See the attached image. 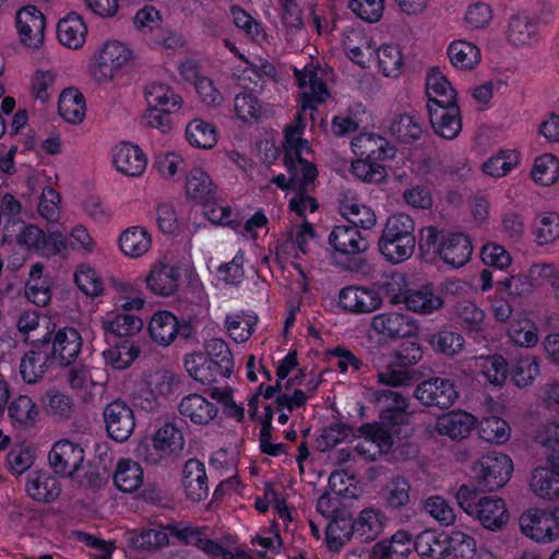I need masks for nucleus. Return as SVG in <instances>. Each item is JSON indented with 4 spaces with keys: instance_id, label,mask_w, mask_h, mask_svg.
<instances>
[{
    "instance_id": "nucleus-1",
    "label": "nucleus",
    "mask_w": 559,
    "mask_h": 559,
    "mask_svg": "<svg viewBox=\"0 0 559 559\" xmlns=\"http://www.w3.org/2000/svg\"><path fill=\"white\" fill-rule=\"evenodd\" d=\"M298 114L296 120L285 129V165L292 173L293 194L289 199V209L299 217L313 213L318 209L316 200L310 195L317 178L316 167L302 157L310 151L308 141L304 140L305 126Z\"/></svg>"
},
{
    "instance_id": "nucleus-2",
    "label": "nucleus",
    "mask_w": 559,
    "mask_h": 559,
    "mask_svg": "<svg viewBox=\"0 0 559 559\" xmlns=\"http://www.w3.org/2000/svg\"><path fill=\"white\" fill-rule=\"evenodd\" d=\"M135 58V52L128 43L115 38L106 39L90 57L86 73L98 87H120L128 80Z\"/></svg>"
},
{
    "instance_id": "nucleus-3",
    "label": "nucleus",
    "mask_w": 559,
    "mask_h": 559,
    "mask_svg": "<svg viewBox=\"0 0 559 559\" xmlns=\"http://www.w3.org/2000/svg\"><path fill=\"white\" fill-rule=\"evenodd\" d=\"M418 249L424 258L439 259L453 269L467 264L473 254V243L468 235L455 230H440L435 226L419 229Z\"/></svg>"
},
{
    "instance_id": "nucleus-4",
    "label": "nucleus",
    "mask_w": 559,
    "mask_h": 559,
    "mask_svg": "<svg viewBox=\"0 0 559 559\" xmlns=\"http://www.w3.org/2000/svg\"><path fill=\"white\" fill-rule=\"evenodd\" d=\"M218 404L230 417L238 420L243 417V408L234 400L229 386L212 388L210 397L202 393L186 394L179 401L178 412L185 421L197 427H207L218 417Z\"/></svg>"
},
{
    "instance_id": "nucleus-5",
    "label": "nucleus",
    "mask_w": 559,
    "mask_h": 559,
    "mask_svg": "<svg viewBox=\"0 0 559 559\" xmlns=\"http://www.w3.org/2000/svg\"><path fill=\"white\" fill-rule=\"evenodd\" d=\"M455 498L461 510L488 532H500L510 522L508 504L501 497L479 495L471 486L462 485Z\"/></svg>"
},
{
    "instance_id": "nucleus-6",
    "label": "nucleus",
    "mask_w": 559,
    "mask_h": 559,
    "mask_svg": "<svg viewBox=\"0 0 559 559\" xmlns=\"http://www.w3.org/2000/svg\"><path fill=\"white\" fill-rule=\"evenodd\" d=\"M3 241L14 243L25 254L53 257L67 250V239L62 231L46 234L38 226L20 219L8 221L3 228Z\"/></svg>"
},
{
    "instance_id": "nucleus-7",
    "label": "nucleus",
    "mask_w": 559,
    "mask_h": 559,
    "mask_svg": "<svg viewBox=\"0 0 559 559\" xmlns=\"http://www.w3.org/2000/svg\"><path fill=\"white\" fill-rule=\"evenodd\" d=\"M143 95L146 103L142 116L143 123L163 134H169L174 130L170 116L182 110L183 97L171 85L160 81L147 83Z\"/></svg>"
},
{
    "instance_id": "nucleus-8",
    "label": "nucleus",
    "mask_w": 559,
    "mask_h": 559,
    "mask_svg": "<svg viewBox=\"0 0 559 559\" xmlns=\"http://www.w3.org/2000/svg\"><path fill=\"white\" fill-rule=\"evenodd\" d=\"M416 242L414 219L407 214L399 213L386 219L378 247L389 262L399 264L413 255Z\"/></svg>"
},
{
    "instance_id": "nucleus-9",
    "label": "nucleus",
    "mask_w": 559,
    "mask_h": 559,
    "mask_svg": "<svg viewBox=\"0 0 559 559\" xmlns=\"http://www.w3.org/2000/svg\"><path fill=\"white\" fill-rule=\"evenodd\" d=\"M386 522L384 513L374 508L360 511L350 527H343L344 523L341 521H332L326 526L328 546L330 549L338 550L352 534L362 542H371L383 532Z\"/></svg>"
},
{
    "instance_id": "nucleus-10",
    "label": "nucleus",
    "mask_w": 559,
    "mask_h": 559,
    "mask_svg": "<svg viewBox=\"0 0 559 559\" xmlns=\"http://www.w3.org/2000/svg\"><path fill=\"white\" fill-rule=\"evenodd\" d=\"M179 384L180 379L174 371L158 369L139 378L130 394L138 407L152 412L157 407L158 400L173 395Z\"/></svg>"
},
{
    "instance_id": "nucleus-11",
    "label": "nucleus",
    "mask_w": 559,
    "mask_h": 559,
    "mask_svg": "<svg viewBox=\"0 0 559 559\" xmlns=\"http://www.w3.org/2000/svg\"><path fill=\"white\" fill-rule=\"evenodd\" d=\"M145 305L146 300L142 294L126 299L119 305L118 309L107 311L100 317L99 322L103 331L119 338L136 336L143 330L144 321L131 311H142Z\"/></svg>"
},
{
    "instance_id": "nucleus-12",
    "label": "nucleus",
    "mask_w": 559,
    "mask_h": 559,
    "mask_svg": "<svg viewBox=\"0 0 559 559\" xmlns=\"http://www.w3.org/2000/svg\"><path fill=\"white\" fill-rule=\"evenodd\" d=\"M519 528L523 536L536 544H552L559 540V511L530 508L520 515Z\"/></svg>"
},
{
    "instance_id": "nucleus-13",
    "label": "nucleus",
    "mask_w": 559,
    "mask_h": 559,
    "mask_svg": "<svg viewBox=\"0 0 559 559\" xmlns=\"http://www.w3.org/2000/svg\"><path fill=\"white\" fill-rule=\"evenodd\" d=\"M83 345L80 332L71 326L58 329L51 334H46L36 343L48 358L60 366H69L76 360Z\"/></svg>"
},
{
    "instance_id": "nucleus-14",
    "label": "nucleus",
    "mask_w": 559,
    "mask_h": 559,
    "mask_svg": "<svg viewBox=\"0 0 559 559\" xmlns=\"http://www.w3.org/2000/svg\"><path fill=\"white\" fill-rule=\"evenodd\" d=\"M14 28L19 44L27 51H38L45 43L46 16L34 4L19 8L14 15Z\"/></svg>"
},
{
    "instance_id": "nucleus-15",
    "label": "nucleus",
    "mask_w": 559,
    "mask_h": 559,
    "mask_svg": "<svg viewBox=\"0 0 559 559\" xmlns=\"http://www.w3.org/2000/svg\"><path fill=\"white\" fill-rule=\"evenodd\" d=\"M513 468V461L508 454L491 452L475 462L472 472L479 484L489 490H497L507 485Z\"/></svg>"
},
{
    "instance_id": "nucleus-16",
    "label": "nucleus",
    "mask_w": 559,
    "mask_h": 559,
    "mask_svg": "<svg viewBox=\"0 0 559 559\" xmlns=\"http://www.w3.org/2000/svg\"><path fill=\"white\" fill-rule=\"evenodd\" d=\"M393 433L396 431L390 430L380 423L365 424L356 429L355 449L366 460L373 461L391 449Z\"/></svg>"
},
{
    "instance_id": "nucleus-17",
    "label": "nucleus",
    "mask_w": 559,
    "mask_h": 559,
    "mask_svg": "<svg viewBox=\"0 0 559 559\" xmlns=\"http://www.w3.org/2000/svg\"><path fill=\"white\" fill-rule=\"evenodd\" d=\"M391 302L403 304L408 311L419 316L436 313L445 304L442 294L432 284H425L409 288L403 294H396L391 298Z\"/></svg>"
},
{
    "instance_id": "nucleus-18",
    "label": "nucleus",
    "mask_w": 559,
    "mask_h": 559,
    "mask_svg": "<svg viewBox=\"0 0 559 559\" xmlns=\"http://www.w3.org/2000/svg\"><path fill=\"white\" fill-rule=\"evenodd\" d=\"M154 455L147 461L156 463L160 460L178 457L185 450V435L179 426L171 421L159 425L152 435Z\"/></svg>"
},
{
    "instance_id": "nucleus-19",
    "label": "nucleus",
    "mask_w": 559,
    "mask_h": 559,
    "mask_svg": "<svg viewBox=\"0 0 559 559\" xmlns=\"http://www.w3.org/2000/svg\"><path fill=\"white\" fill-rule=\"evenodd\" d=\"M103 417L107 433L112 440L123 442L133 433L134 412L126 402L115 400L108 403L103 411Z\"/></svg>"
},
{
    "instance_id": "nucleus-20",
    "label": "nucleus",
    "mask_w": 559,
    "mask_h": 559,
    "mask_svg": "<svg viewBox=\"0 0 559 559\" xmlns=\"http://www.w3.org/2000/svg\"><path fill=\"white\" fill-rule=\"evenodd\" d=\"M382 302L380 293L366 286H347L341 289L337 296L338 307L353 314L371 313L378 310Z\"/></svg>"
},
{
    "instance_id": "nucleus-21",
    "label": "nucleus",
    "mask_w": 559,
    "mask_h": 559,
    "mask_svg": "<svg viewBox=\"0 0 559 559\" xmlns=\"http://www.w3.org/2000/svg\"><path fill=\"white\" fill-rule=\"evenodd\" d=\"M185 328L174 312L156 310L147 320L146 333L155 345L169 347L180 334L188 336V333H183Z\"/></svg>"
},
{
    "instance_id": "nucleus-22",
    "label": "nucleus",
    "mask_w": 559,
    "mask_h": 559,
    "mask_svg": "<svg viewBox=\"0 0 559 559\" xmlns=\"http://www.w3.org/2000/svg\"><path fill=\"white\" fill-rule=\"evenodd\" d=\"M320 72L313 64H307L302 70L295 69L300 88L299 104L302 111L314 109L318 104L330 97L324 82L319 76Z\"/></svg>"
},
{
    "instance_id": "nucleus-23",
    "label": "nucleus",
    "mask_w": 559,
    "mask_h": 559,
    "mask_svg": "<svg viewBox=\"0 0 559 559\" xmlns=\"http://www.w3.org/2000/svg\"><path fill=\"white\" fill-rule=\"evenodd\" d=\"M84 457V449L80 443L61 439L52 445L48 460L56 474L71 477L81 468Z\"/></svg>"
},
{
    "instance_id": "nucleus-24",
    "label": "nucleus",
    "mask_w": 559,
    "mask_h": 559,
    "mask_svg": "<svg viewBox=\"0 0 559 559\" xmlns=\"http://www.w3.org/2000/svg\"><path fill=\"white\" fill-rule=\"evenodd\" d=\"M373 331L389 338L412 337L417 334L416 320L399 311H385L371 319Z\"/></svg>"
},
{
    "instance_id": "nucleus-25",
    "label": "nucleus",
    "mask_w": 559,
    "mask_h": 559,
    "mask_svg": "<svg viewBox=\"0 0 559 559\" xmlns=\"http://www.w3.org/2000/svg\"><path fill=\"white\" fill-rule=\"evenodd\" d=\"M341 45L345 56L360 68H368L374 55L376 43L361 28H346Z\"/></svg>"
},
{
    "instance_id": "nucleus-26",
    "label": "nucleus",
    "mask_w": 559,
    "mask_h": 559,
    "mask_svg": "<svg viewBox=\"0 0 559 559\" xmlns=\"http://www.w3.org/2000/svg\"><path fill=\"white\" fill-rule=\"evenodd\" d=\"M111 164L126 177H141L147 167V157L139 145L121 142L111 151Z\"/></svg>"
},
{
    "instance_id": "nucleus-27",
    "label": "nucleus",
    "mask_w": 559,
    "mask_h": 559,
    "mask_svg": "<svg viewBox=\"0 0 559 559\" xmlns=\"http://www.w3.org/2000/svg\"><path fill=\"white\" fill-rule=\"evenodd\" d=\"M447 559H498V557L489 548H478L473 535L453 528L448 532Z\"/></svg>"
},
{
    "instance_id": "nucleus-28",
    "label": "nucleus",
    "mask_w": 559,
    "mask_h": 559,
    "mask_svg": "<svg viewBox=\"0 0 559 559\" xmlns=\"http://www.w3.org/2000/svg\"><path fill=\"white\" fill-rule=\"evenodd\" d=\"M414 396L426 406L450 407L459 394L454 384L443 378H433L417 385Z\"/></svg>"
},
{
    "instance_id": "nucleus-29",
    "label": "nucleus",
    "mask_w": 559,
    "mask_h": 559,
    "mask_svg": "<svg viewBox=\"0 0 559 559\" xmlns=\"http://www.w3.org/2000/svg\"><path fill=\"white\" fill-rule=\"evenodd\" d=\"M429 120L436 134L454 140L462 131V117L457 104L437 105L427 103Z\"/></svg>"
},
{
    "instance_id": "nucleus-30",
    "label": "nucleus",
    "mask_w": 559,
    "mask_h": 559,
    "mask_svg": "<svg viewBox=\"0 0 559 559\" xmlns=\"http://www.w3.org/2000/svg\"><path fill=\"white\" fill-rule=\"evenodd\" d=\"M350 146L355 156L374 158V160H390L396 154L395 147L388 139L373 132L359 133L352 140Z\"/></svg>"
},
{
    "instance_id": "nucleus-31",
    "label": "nucleus",
    "mask_w": 559,
    "mask_h": 559,
    "mask_svg": "<svg viewBox=\"0 0 559 559\" xmlns=\"http://www.w3.org/2000/svg\"><path fill=\"white\" fill-rule=\"evenodd\" d=\"M183 190L188 200L205 204L215 197L217 186L204 167L194 166L186 174Z\"/></svg>"
},
{
    "instance_id": "nucleus-32",
    "label": "nucleus",
    "mask_w": 559,
    "mask_h": 559,
    "mask_svg": "<svg viewBox=\"0 0 559 559\" xmlns=\"http://www.w3.org/2000/svg\"><path fill=\"white\" fill-rule=\"evenodd\" d=\"M117 245L123 257L134 260L141 259L151 251L153 237L146 227L133 225L119 234Z\"/></svg>"
},
{
    "instance_id": "nucleus-33",
    "label": "nucleus",
    "mask_w": 559,
    "mask_h": 559,
    "mask_svg": "<svg viewBox=\"0 0 559 559\" xmlns=\"http://www.w3.org/2000/svg\"><path fill=\"white\" fill-rule=\"evenodd\" d=\"M476 425L477 419L474 415L455 409L437 418L435 431L452 440H463L469 437Z\"/></svg>"
},
{
    "instance_id": "nucleus-34",
    "label": "nucleus",
    "mask_w": 559,
    "mask_h": 559,
    "mask_svg": "<svg viewBox=\"0 0 559 559\" xmlns=\"http://www.w3.org/2000/svg\"><path fill=\"white\" fill-rule=\"evenodd\" d=\"M377 406L380 411L382 425L392 431L394 426H402L406 423L407 400L399 392L384 390L377 393Z\"/></svg>"
},
{
    "instance_id": "nucleus-35",
    "label": "nucleus",
    "mask_w": 559,
    "mask_h": 559,
    "mask_svg": "<svg viewBox=\"0 0 559 559\" xmlns=\"http://www.w3.org/2000/svg\"><path fill=\"white\" fill-rule=\"evenodd\" d=\"M509 342L520 348H533L540 338L537 323L526 312H518L507 326Z\"/></svg>"
},
{
    "instance_id": "nucleus-36",
    "label": "nucleus",
    "mask_w": 559,
    "mask_h": 559,
    "mask_svg": "<svg viewBox=\"0 0 559 559\" xmlns=\"http://www.w3.org/2000/svg\"><path fill=\"white\" fill-rule=\"evenodd\" d=\"M506 39L515 47L531 46L538 40V28L527 12L513 13L508 21Z\"/></svg>"
},
{
    "instance_id": "nucleus-37",
    "label": "nucleus",
    "mask_w": 559,
    "mask_h": 559,
    "mask_svg": "<svg viewBox=\"0 0 559 559\" xmlns=\"http://www.w3.org/2000/svg\"><path fill=\"white\" fill-rule=\"evenodd\" d=\"M522 163L520 150L514 147L499 148L488 156L480 165L481 173L492 179H501L514 171Z\"/></svg>"
},
{
    "instance_id": "nucleus-38",
    "label": "nucleus",
    "mask_w": 559,
    "mask_h": 559,
    "mask_svg": "<svg viewBox=\"0 0 559 559\" xmlns=\"http://www.w3.org/2000/svg\"><path fill=\"white\" fill-rule=\"evenodd\" d=\"M528 489L537 498L559 501V469L552 466H536L528 479Z\"/></svg>"
},
{
    "instance_id": "nucleus-39",
    "label": "nucleus",
    "mask_w": 559,
    "mask_h": 559,
    "mask_svg": "<svg viewBox=\"0 0 559 559\" xmlns=\"http://www.w3.org/2000/svg\"><path fill=\"white\" fill-rule=\"evenodd\" d=\"M87 37V25L84 19L70 12L57 23V39L66 48L72 50L81 49Z\"/></svg>"
},
{
    "instance_id": "nucleus-40",
    "label": "nucleus",
    "mask_w": 559,
    "mask_h": 559,
    "mask_svg": "<svg viewBox=\"0 0 559 559\" xmlns=\"http://www.w3.org/2000/svg\"><path fill=\"white\" fill-rule=\"evenodd\" d=\"M496 20L493 5L486 0H471L462 11L461 23L468 32H485Z\"/></svg>"
},
{
    "instance_id": "nucleus-41",
    "label": "nucleus",
    "mask_w": 559,
    "mask_h": 559,
    "mask_svg": "<svg viewBox=\"0 0 559 559\" xmlns=\"http://www.w3.org/2000/svg\"><path fill=\"white\" fill-rule=\"evenodd\" d=\"M333 250L342 255H355L365 252L369 242L361 233L352 226H336L329 236Z\"/></svg>"
},
{
    "instance_id": "nucleus-42",
    "label": "nucleus",
    "mask_w": 559,
    "mask_h": 559,
    "mask_svg": "<svg viewBox=\"0 0 559 559\" xmlns=\"http://www.w3.org/2000/svg\"><path fill=\"white\" fill-rule=\"evenodd\" d=\"M413 549V536L406 530H399L390 537L372 546L373 559H407Z\"/></svg>"
},
{
    "instance_id": "nucleus-43",
    "label": "nucleus",
    "mask_w": 559,
    "mask_h": 559,
    "mask_svg": "<svg viewBox=\"0 0 559 559\" xmlns=\"http://www.w3.org/2000/svg\"><path fill=\"white\" fill-rule=\"evenodd\" d=\"M180 272L168 264H156L148 272L145 283L147 289L160 297L173 296L179 288Z\"/></svg>"
},
{
    "instance_id": "nucleus-44",
    "label": "nucleus",
    "mask_w": 559,
    "mask_h": 559,
    "mask_svg": "<svg viewBox=\"0 0 559 559\" xmlns=\"http://www.w3.org/2000/svg\"><path fill=\"white\" fill-rule=\"evenodd\" d=\"M450 63L462 71H473L481 62L480 47L468 39H454L447 49Z\"/></svg>"
},
{
    "instance_id": "nucleus-45",
    "label": "nucleus",
    "mask_w": 559,
    "mask_h": 559,
    "mask_svg": "<svg viewBox=\"0 0 559 559\" xmlns=\"http://www.w3.org/2000/svg\"><path fill=\"white\" fill-rule=\"evenodd\" d=\"M540 362L532 354H521L511 360L509 376L511 382L519 389L532 386L540 377Z\"/></svg>"
},
{
    "instance_id": "nucleus-46",
    "label": "nucleus",
    "mask_w": 559,
    "mask_h": 559,
    "mask_svg": "<svg viewBox=\"0 0 559 559\" xmlns=\"http://www.w3.org/2000/svg\"><path fill=\"white\" fill-rule=\"evenodd\" d=\"M448 532L425 530L413 538V548L421 559H447Z\"/></svg>"
},
{
    "instance_id": "nucleus-47",
    "label": "nucleus",
    "mask_w": 559,
    "mask_h": 559,
    "mask_svg": "<svg viewBox=\"0 0 559 559\" xmlns=\"http://www.w3.org/2000/svg\"><path fill=\"white\" fill-rule=\"evenodd\" d=\"M182 486L187 497L193 501H200L207 496V476L202 462L195 459L186 462L182 471Z\"/></svg>"
},
{
    "instance_id": "nucleus-48",
    "label": "nucleus",
    "mask_w": 559,
    "mask_h": 559,
    "mask_svg": "<svg viewBox=\"0 0 559 559\" xmlns=\"http://www.w3.org/2000/svg\"><path fill=\"white\" fill-rule=\"evenodd\" d=\"M87 106L83 93L76 87L63 90L58 99V114L70 124H80L86 117Z\"/></svg>"
},
{
    "instance_id": "nucleus-49",
    "label": "nucleus",
    "mask_w": 559,
    "mask_h": 559,
    "mask_svg": "<svg viewBox=\"0 0 559 559\" xmlns=\"http://www.w3.org/2000/svg\"><path fill=\"white\" fill-rule=\"evenodd\" d=\"M112 478L118 490L133 493L144 483V469L139 462L131 459H120L116 464Z\"/></svg>"
},
{
    "instance_id": "nucleus-50",
    "label": "nucleus",
    "mask_w": 559,
    "mask_h": 559,
    "mask_svg": "<svg viewBox=\"0 0 559 559\" xmlns=\"http://www.w3.org/2000/svg\"><path fill=\"white\" fill-rule=\"evenodd\" d=\"M73 283L85 297L98 298L105 294V282L100 273L88 262H82L75 266Z\"/></svg>"
},
{
    "instance_id": "nucleus-51",
    "label": "nucleus",
    "mask_w": 559,
    "mask_h": 559,
    "mask_svg": "<svg viewBox=\"0 0 559 559\" xmlns=\"http://www.w3.org/2000/svg\"><path fill=\"white\" fill-rule=\"evenodd\" d=\"M475 366L485 381L495 386L502 388L509 376L508 360L500 354H491L475 358Z\"/></svg>"
},
{
    "instance_id": "nucleus-52",
    "label": "nucleus",
    "mask_w": 559,
    "mask_h": 559,
    "mask_svg": "<svg viewBox=\"0 0 559 559\" xmlns=\"http://www.w3.org/2000/svg\"><path fill=\"white\" fill-rule=\"evenodd\" d=\"M39 407L28 395L14 397L8 407V415L12 425L19 429H28L39 419Z\"/></svg>"
},
{
    "instance_id": "nucleus-53",
    "label": "nucleus",
    "mask_w": 559,
    "mask_h": 559,
    "mask_svg": "<svg viewBox=\"0 0 559 559\" xmlns=\"http://www.w3.org/2000/svg\"><path fill=\"white\" fill-rule=\"evenodd\" d=\"M378 72L389 79H397L404 70L402 49L395 44H383L374 48Z\"/></svg>"
},
{
    "instance_id": "nucleus-54",
    "label": "nucleus",
    "mask_w": 559,
    "mask_h": 559,
    "mask_svg": "<svg viewBox=\"0 0 559 559\" xmlns=\"http://www.w3.org/2000/svg\"><path fill=\"white\" fill-rule=\"evenodd\" d=\"M185 138L193 148L212 150L218 143V131L212 122L193 119L186 126Z\"/></svg>"
},
{
    "instance_id": "nucleus-55",
    "label": "nucleus",
    "mask_w": 559,
    "mask_h": 559,
    "mask_svg": "<svg viewBox=\"0 0 559 559\" xmlns=\"http://www.w3.org/2000/svg\"><path fill=\"white\" fill-rule=\"evenodd\" d=\"M426 94L428 103H436L441 106L456 104V92L444 73L439 69H432L428 72Z\"/></svg>"
},
{
    "instance_id": "nucleus-56",
    "label": "nucleus",
    "mask_w": 559,
    "mask_h": 559,
    "mask_svg": "<svg viewBox=\"0 0 559 559\" xmlns=\"http://www.w3.org/2000/svg\"><path fill=\"white\" fill-rule=\"evenodd\" d=\"M258 317L248 311H234L224 319V328L228 336L236 343L247 342L253 334Z\"/></svg>"
},
{
    "instance_id": "nucleus-57",
    "label": "nucleus",
    "mask_w": 559,
    "mask_h": 559,
    "mask_svg": "<svg viewBox=\"0 0 559 559\" xmlns=\"http://www.w3.org/2000/svg\"><path fill=\"white\" fill-rule=\"evenodd\" d=\"M296 353H288L278 361L276 368V381L274 385H267L264 390V399H273L276 389H287L290 384H300L301 371L297 368Z\"/></svg>"
},
{
    "instance_id": "nucleus-58",
    "label": "nucleus",
    "mask_w": 559,
    "mask_h": 559,
    "mask_svg": "<svg viewBox=\"0 0 559 559\" xmlns=\"http://www.w3.org/2000/svg\"><path fill=\"white\" fill-rule=\"evenodd\" d=\"M185 368L191 378L202 384L210 385L223 378L215 364L211 362L202 352L186 355Z\"/></svg>"
},
{
    "instance_id": "nucleus-59",
    "label": "nucleus",
    "mask_w": 559,
    "mask_h": 559,
    "mask_svg": "<svg viewBox=\"0 0 559 559\" xmlns=\"http://www.w3.org/2000/svg\"><path fill=\"white\" fill-rule=\"evenodd\" d=\"M532 235L537 246H548L558 241L559 213L545 211L537 214L532 225Z\"/></svg>"
},
{
    "instance_id": "nucleus-60",
    "label": "nucleus",
    "mask_w": 559,
    "mask_h": 559,
    "mask_svg": "<svg viewBox=\"0 0 559 559\" xmlns=\"http://www.w3.org/2000/svg\"><path fill=\"white\" fill-rule=\"evenodd\" d=\"M531 179L540 187H550L559 180V158L551 153L535 157L530 173Z\"/></svg>"
},
{
    "instance_id": "nucleus-61",
    "label": "nucleus",
    "mask_w": 559,
    "mask_h": 559,
    "mask_svg": "<svg viewBox=\"0 0 559 559\" xmlns=\"http://www.w3.org/2000/svg\"><path fill=\"white\" fill-rule=\"evenodd\" d=\"M382 162L383 160H374V158L356 156L350 164V173L356 179L362 182L381 185L385 182L388 178V170Z\"/></svg>"
},
{
    "instance_id": "nucleus-62",
    "label": "nucleus",
    "mask_w": 559,
    "mask_h": 559,
    "mask_svg": "<svg viewBox=\"0 0 559 559\" xmlns=\"http://www.w3.org/2000/svg\"><path fill=\"white\" fill-rule=\"evenodd\" d=\"M26 492L36 501L48 502L59 496L60 485L47 473H33L28 476Z\"/></svg>"
},
{
    "instance_id": "nucleus-63",
    "label": "nucleus",
    "mask_w": 559,
    "mask_h": 559,
    "mask_svg": "<svg viewBox=\"0 0 559 559\" xmlns=\"http://www.w3.org/2000/svg\"><path fill=\"white\" fill-rule=\"evenodd\" d=\"M139 355V346L128 340L120 341L115 346L103 352L105 364L115 370L129 368Z\"/></svg>"
},
{
    "instance_id": "nucleus-64",
    "label": "nucleus",
    "mask_w": 559,
    "mask_h": 559,
    "mask_svg": "<svg viewBox=\"0 0 559 559\" xmlns=\"http://www.w3.org/2000/svg\"><path fill=\"white\" fill-rule=\"evenodd\" d=\"M186 167L183 153L179 151H165L157 154L153 162V168L158 177L165 181L176 180Z\"/></svg>"
}]
</instances>
